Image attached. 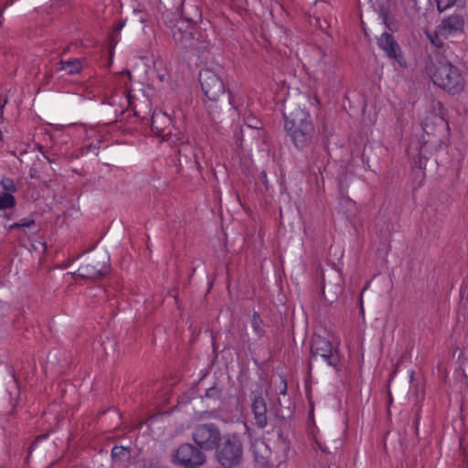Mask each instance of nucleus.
<instances>
[{
	"label": "nucleus",
	"mask_w": 468,
	"mask_h": 468,
	"mask_svg": "<svg viewBox=\"0 0 468 468\" xmlns=\"http://www.w3.org/2000/svg\"><path fill=\"white\" fill-rule=\"evenodd\" d=\"M110 270L109 257L106 254H100L89 259L74 275L81 279L96 280L107 275Z\"/></svg>",
	"instance_id": "obj_7"
},
{
	"label": "nucleus",
	"mask_w": 468,
	"mask_h": 468,
	"mask_svg": "<svg viewBox=\"0 0 468 468\" xmlns=\"http://www.w3.org/2000/svg\"><path fill=\"white\" fill-rule=\"evenodd\" d=\"M177 154L180 165H182V163L186 164L188 162H193L196 165L197 169H200L201 166L199 162L197 160V155L194 153L192 146L187 142L180 143L177 149Z\"/></svg>",
	"instance_id": "obj_15"
},
{
	"label": "nucleus",
	"mask_w": 468,
	"mask_h": 468,
	"mask_svg": "<svg viewBox=\"0 0 468 468\" xmlns=\"http://www.w3.org/2000/svg\"><path fill=\"white\" fill-rule=\"evenodd\" d=\"M335 468H338V467H335Z\"/></svg>",
	"instance_id": "obj_36"
},
{
	"label": "nucleus",
	"mask_w": 468,
	"mask_h": 468,
	"mask_svg": "<svg viewBox=\"0 0 468 468\" xmlns=\"http://www.w3.org/2000/svg\"><path fill=\"white\" fill-rule=\"evenodd\" d=\"M199 83L206 98L211 101H218L225 98L226 86L219 74L211 69H203L199 72Z\"/></svg>",
	"instance_id": "obj_6"
},
{
	"label": "nucleus",
	"mask_w": 468,
	"mask_h": 468,
	"mask_svg": "<svg viewBox=\"0 0 468 468\" xmlns=\"http://www.w3.org/2000/svg\"><path fill=\"white\" fill-rule=\"evenodd\" d=\"M259 181L262 184L264 191H267L269 189V182L265 171L261 172L259 175Z\"/></svg>",
	"instance_id": "obj_27"
},
{
	"label": "nucleus",
	"mask_w": 468,
	"mask_h": 468,
	"mask_svg": "<svg viewBox=\"0 0 468 468\" xmlns=\"http://www.w3.org/2000/svg\"><path fill=\"white\" fill-rule=\"evenodd\" d=\"M436 4L440 12H442L453 5L452 0H436Z\"/></svg>",
	"instance_id": "obj_26"
},
{
	"label": "nucleus",
	"mask_w": 468,
	"mask_h": 468,
	"mask_svg": "<svg viewBox=\"0 0 468 468\" xmlns=\"http://www.w3.org/2000/svg\"><path fill=\"white\" fill-rule=\"evenodd\" d=\"M378 46L381 48L389 58H393L400 68H406L407 62L401 55L399 45L394 39L393 36L388 32H384L378 38Z\"/></svg>",
	"instance_id": "obj_11"
},
{
	"label": "nucleus",
	"mask_w": 468,
	"mask_h": 468,
	"mask_svg": "<svg viewBox=\"0 0 468 468\" xmlns=\"http://www.w3.org/2000/svg\"><path fill=\"white\" fill-rule=\"evenodd\" d=\"M48 437L47 434H43V435H39L36 438L35 441L33 442V444L31 445L30 449H29V453L31 452L32 451V448L34 447V445L39 441V440H42V439H46Z\"/></svg>",
	"instance_id": "obj_29"
},
{
	"label": "nucleus",
	"mask_w": 468,
	"mask_h": 468,
	"mask_svg": "<svg viewBox=\"0 0 468 468\" xmlns=\"http://www.w3.org/2000/svg\"><path fill=\"white\" fill-rule=\"evenodd\" d=\"M222 437L219 428L214 423L199 424L192 433L194 441L200 449L205 451L214 450Z\"/></svg>",
	"instance_id": "obj_8"
},
{
	"label": "nucleus",
	"mask_w": 468,
	"mask_h": 468,
	"mask_svg": "<svg viewBox=\"0 0 468 468\" xmlns=\"http://www.w3.org/2000/svg\"><path fill=\"white\" fill-rule=\"evenodd\" d=\"M173 129L171 118L165 112L154 111L151 116V130L156 136L161 137L162 140H171L173 144H176L179 138L176 134L173 135Z\"/></svg>",
	"instance_id": "obj_10"
},
{
	"label": "nucleus",
	"mask_w": 468,
	"mask_h": 468,
	"mask_svg": "<svg viewBox=\"0 0 468 468\" xmlns=\"http://www.w3.org/2000/svg\"><path fill=\"white\" fill-rule=\"evenodd\" d=\"M379 16H380L383 23L386 25V27L389 30L393 31L396 29L393 18L389 17V10L387 7H385V6L380 7Z\"/></svg>",
	"instance_id": "obj_22"
},
{
	"label": "nucleus",
	"mask_w": 468,
	"mask_h": 468,
	"mask_svg": "<svg viewBox=\"0 0 468 468\" xmlns=\"http://www.w3.org/2000/svg\"><path fill=\"white\" fill-rule=\"evenodd\" d=\"M172 37L176 46L195 55L201 57L209 51L210 44L207 35L201 27L193 25H185L184 22L175 25L171 28Z\"/></svg>",
	"instance_id": "obj_2"
},
{
	"label": "nucleus",
	"mask_w": 468,
	"mask_h": 468,
	"mask_svg": "<svg viewBox=\"0 0 468 468\" xmlns=\"http://www.w3.org/2000/svg\"><path fill=\"white\" fill-rule=\"evenodd\" d=\"M175 462L185 468H198L207 460L206 454L190 443L181 444L174 454Z\"/></svg>",
	"instance_id": "obj_9"
},
{
	"label": "nucleus",
	"mask_w": 468,
	"mask_h": 468,
	"mask_svg": "<svg viewBox=\"0 0 468 468\" xmlns=\"http://www.w3.org/2000/svg\"><path fill=\"white\" fill-rule=\"evenodd\" d=\"M0 185H1L2 188H3L2 192L12 194V193H15L16 191V186L13 179H11L9 177H4L0 181Z\"/></svg>",
	"instance_id": "obj_23"
},
{
	"label": "nucleus",
	"mask_w": 468,
	"mask_h": 468,
	"mask_svg": "<svg viewBox=\"0 0 468 468\" xmlns=\"http://www.w3.org/2000/svg\"><path fill=\"white\" fill-rule=\"evenodd\" d=\"M132 456L131 447L115 445L112 450V458L115 463H124L129 462Z\"/></svg>",
	"instance_id": "obj_17"
},
{
	"label": "nucleus",
	"mask_w": 468,
	"mask_h": 468,
	"mask_svg": "<svg viewBox=\"0 0 468 468\" xmlns=\"http://www.w3.org/2000/svg\"><path fill=\"white\" fill-rule=\"evenodd\" d=\"M251 324L257 335L261 337L265 331L263 329V322L257 312H254L252 315Z\"/></svg>",
	"instance_id": "obj_21"
},
{
	"label": "nucleus",
	"mask_w": 468,
	"mask_h": 468,
	"mask_svg": "<svg viewBox=\"0 0 468 468\" xmlns=\"http://www.w3.org/2000/svg\"><path fill=\"white\" fill-rule=\"evenodd\" d=\"M465 19L460 14H453L445 17L438 27V33L445 38L454 34H463Z\"/></svg>",
	"instance_id": "obj_12"
},
{
	"label": "nucleus",
	"mask_w": 468,
	"mask_h": 468,
	"mask_svg": "<svg viewBox=\"0 0 468 468\" xmlns=\"http://www.w3.org/2000/svg\"><path fill=\"white\" fill-rule=\"evenodd\" d=\"M4 215H5V217L7 219H9V218H10V217H9V215H8V214H5V213Z\"/></svg>",
	"instance_id": "obj_35"
},
{
	"label": "nucleus",
	"mask_w": 468,
	"mask_h": 468,
	"mask_svg": "<svg viewBox=\"0 0 468 468\" xmlns=\"http://www.w3.org/2000/svg\"><path fill=\"white\" fill-rule=\"evenodd\" d=\"M182 16L186 20L191 23L193 26L201 21V12L197 6L190 7V10H186L185 5H182Z\"/></svg>",
	"instance_id": "obj_18"
},
{
	"label": "nucleus",
	"mask_w": 468,
	"mask_h": 468,
	"mask_svg": "<svg viewBox=\"0 0 468 468\" xmlns=\"http://www.w3.org/2000/svg\"><path fill=\"white\" fill-rule=\"evenodd\" d=\"M35 226V220L34 219H28V218H23L19 222H16L8 227L9 230L20 229L23 227L30 228Z\"/></svg>",
	"instance_id": "obj_24"
},
{
	"label": "nucleus",
	"mask_w": 468,
	"mask_h": 468,
	"mask_svg": "<svg viewBox=\"0 0 468 468\" xmlns=\"http://www.w3.org/2000/svg\"><path fill=\"white\" fill-rule=\"evenodd\" d=\"M314 168H317L319 172H321L322 165H317L315 161H314Z\"/></svg>",
	"instance_id": "obj_31"
},
{
	"label": "nucleus",
	"mask_w": 468,
	"mask_h": 468,
	"mask_svg": "<svg viewBox=\"0 0 468 468\" xmlns=\"http://www.w3.org/2000/svg\"><path fill=\"white\" fill-rule=\"evenodd\" d=\"M252 452L259 468H273L271 451L264 441H255L252 444Z\"/></svg>",
	"instance_id": "obj_13"
},
{
	"label": "nucleus",
	"mask_w": 468,
	"mask_h": 468,
	"mask_svg": "<svg viewBox=\"0 0 468 468\" xmlns=\"http://www.w3.org/2000/svg\"><path fill=\"white\" fill-rule=\"evenodd\" d=\"M84 58H74L69 60L60 59L55 65L57 70H66L69 75L78 74L83 68Z\"/></svg>",
	"instance_id": "obj_16"
},
{
	"label": "nucleus",
	"mask_w": 468,
	"mask_h": 468,
	"mask_svg": "<svg viewBox=\"0 0 468 468\" xmlns=\"http://www.w3.org/2000/svg\"><path fill=\"white\" fill-rule=\"evenodd\" d=\"M283 116L284 129L294 146L303 149L311 145L315 137V128L309 112L300 105L290 104Z\"/></svg>",
	"instance_id": "obj_1"
},
{
	"label": "nucleus",
	"mask_w": 468,
	"mask_h": 468,
	"mask_svg": "<svg viewBox=\"0 0 468 468\" xmlns=\"http://www.w3.org/2000/svg\"><path fill=\"white\" fill-rule=\"evenodd\" d=\"M134 15H135V16H138V20H139L141 23H144V18L143 17V16H142V12H141V11H135V12H134Z\"/></svg>",
	"instance_id": "obj_30"
},
{
	"label": "nucleus",
	"mask_w": 468,
	"mask_h": 468,
	"mask_svg": "<svg viewBox=\"0 0 468 468\" xmlns=\"http://www.w3.org/2000/svg\"><path fill=\"white\" fill-rule=\"evenodd\" d=\"M330 468V467H329Z\"/></svg>",
	"instance_id": "obj_37"
},
{
	"label": "nucleus",
	"mask_w": 468,
	"mask_h": 468,
	"mask_svg": "<svg viewBox=\"0 0 468 468\" xmlns=\"http://www.w3.org/2000/svg\"><path fill=\"white\" fill-rule=\"evenodd\" d=\"M463 1H464V0H452V4H453V5H456V4H458V3H462V4H463Z\"/></svg>",
	"instance_id": "obj_33"
},
{
	"label": "nucleus",
	"mask_w": 468,
	"mask_h": 468,
	"mask_svg": "<svg viewBox=\"0 0 468 468\" xmlns=\"http://www.w3.org/2000/svg\"><path fill=\"white\" fill-rule=\"evenodd\" d=\"M12 376H13L15 381L17 382V379H16V374H15L14 370L12 371Z\"/></svg>",
	"instance_id": "obj_34"
},
{
	"label": "nucleus",
	"mask_w": 468,
	"mask_h": 468,
	"mask_svg": "<svg viewBox=\"0 0 468 468\" xmlns=\"http://www.w3.org/2000/svg\"><path fill=\"white\" fill-rule=\"evenodd\" d=\"M439 36H441L438 31L436 32V36H435V38H431V43L436 46L437 48H441L443 43L442 41L439 38Z\"/></svg>",
	"instance_id": "obj_28"
},
{
	"label": "nucleus",
	"mask_w": 468,
	"mask_h": 468,
	"mask_svg": "<svg viewBox=\"0 0 468 468\" xmlns=\"http://www.w3.org/2000/svg\"><path fill=\"white\" fill-rule=\"evenodd\" d=\"M69 46H68V47H66V48H63V50H62V54H66V53H67V52H69Z\"/></svg>",
	"instance_id": "obj_32"
},
{
	"label": "nucleus",
	"mask_w": 468,
	"mask_h": 468,
	"mask_svg": "<svg viewBox=\"0 0 468 468\" xmlns=\"http://www.w3.org/2000/svg\"><path fill=\"white\" fill-rule=\"evenodd\" d=\"M215 457L223 468H236L243 460V444L235 434H226L215 448Z\"/></svg>",
	"instance_id": "obj_3"
},
{
	"label": "nucleus",
	"mask_w": 468,
	"mask_h": 468,
	"mask_svg": "<svg viewBox=\"0 0 468 468\" xmlns=\"http://www.w3.org/2000/svg\"><path fill=\"white\" fill-rule=\"evenodd\" d=\"M16 204L12 194L0 192V209L13 208Z\"/></svg>",
	"instance_id": "obj_19"
},
{
	"label": "nucleus",
	"mask_w": 468,
	"mask_h": 468,
	"mask_svg": "<svg viewBox=\"0 0 468 468\" xmlns=\"http://www.w3.org/2000/svg\"><path fill=\"white\" fill-rule=\"evenodd\" d=\"M221 393H222V389L215 385L209 388H207L206 397L214 399H219L221 397Z\"/></svg>",
	"instance_id": "obj_25"
},
{
	"label": "nucleus",
	"mask_w": 468,
	"mask_h": 468,
	"mask_svg": "<svg viewBox=\"0 0 468 468\" xmlns=\"http://www.w3.org/2000/svg\"><path fill=\"white\" fill-rule=\"evenodd\" d=\"M251 410L254 415L255 425L258 428L267 426V405L265 399L261 396H257L252 401Z\"/></svg>",
	"instance_id": "obj_14"
},
{
	"label": "nucleus",
	"mask_w": 468,
	"mask_h": 468,
	"mask_svg": "<svg viewBox=\"0 0 468 468\" xmlns=\"http://www.w3.org/2000/svg\"><path fill=\"white\" fill-rule=\"evenodd\" d=\"M431 80L435 85L453 94L463 88V79L459 69L448 61H439Z\"/></svg>",
	"instance_id": "obj_4"
},
{
	"label": "nucleus",
	"mask_w": 468,
	"mask_h": 468,
	"mask_svg": "<svg viewBox=\"0 0 468 468\" xmlns=\"http://www.w3.org/2000/svg\"><path fill=\"white\" fill-rule=\"evenodd\" d=\"M310 351L309 369H311L313 364L319 361H323L333 367H336L340 363L337 350L333 348L329 340L320 335H314L312 337Z\"/></svg>",
	"instance_id": "obj_5"
},
{
	"label": "nucleus",
	"mask_w": 468,
	"mask_h": 468,
	"mask_svg": "<svg viewBox=\"0 0 468 468\" xmlns=\"http://www.w3.org/2000/svg\"><path fill=\"white\" fill-rule=\"evenodd\" d=\"M125 26V20L120 19L117 24L114 26L109 38H110V45L113 48L118 43V35L120 34L121 30Z\"/></svg>",
	"instance_id": "obj_20"
}]
</instances>
